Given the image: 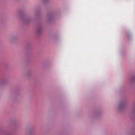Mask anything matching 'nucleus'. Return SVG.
<instances>
[{
  "mask_svg": "<svg viewBox=\"0 0 135 135\" xmlns=\"http://www.w3.org/2000/svg\"><path fill=\"white\" fill-rule=\"evenodd\" d=\"M124 104H121L119 105V108H121L124 107Z\"/></svg>",
  "mask_w": 135,
  "mask_h": 135,
  "instance_id": "obj_1",
  "label": "nucleus"
}]
</instances>
